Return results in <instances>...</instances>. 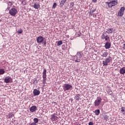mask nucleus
I'll use <instances>...</instances> for the list:
<instances>
[{
    "instance_id": "35",
    "label": "nucleus",
    "mask_w": 125,
    "mask_h": 125,
    "mask_svg": "<svg viewBox=\"0 0 125 125\" xmlns=\"http://www.w3.org/2000/svg\"><path fill=\"white\" fill-rule=\"evenodd\" d=\"M22 4H23V5H25V4H26V2H25V1L23 0L21 2Z\"/></svg>"
},
{
    "instance_id": "23",
    "label": "nucleus",
    "mask_w": 125,
    "mask_h": 125,
    "mask_svg": "<svg viewBox=\"0 0 125 125\" xmlns=\"http://www.w3.org/2000/svg\"><path fill=\"white\" fill-rule=\"evenodd\" d=\"M121 112L122 113L124 114L125 115V107H122L121 108Z\"/></svg>"
},
{
    "instance_id": "28",
    "label": "nucleus",
    "mask_w": 125,
    "mask_h": 125,
    "mask_svg": "<svg viewBox=\"0 0 125 125\" xmlns=\"http://www.w3.org/2000/svg\"><path fill=\"white\" fill-rule=\"evenodd\" d=\"M12 5H13V4H12V2H11V1H8V6H12Z\"/></svg>"
},
{
    "instance_id": "19",
    "label": "nucleus",
    "mask_w": 125,
    "mask_h": 125,
    "mask_svg": "<svg viewBox=\"0 0 125 125\" xmlns=\"http://www.w3.org/2000/svg\"><path fill=\"white\" fill-rule=\"evenodd\" d=\"M108 56V52L106 51L105 52H104L102 55V57H107Z\"/></svg>"
},
{
    "instance_id": "10",
    "label": "nucleus",
    "mask_w": 125,
    "mask_h": 125,
    "mask_svg": "<svg viewBox=\"0 0 125 125\" xmlns=\"http://www.w3.org/2000/svg\"><path fill=\"white\" fill-rule=\"evenodd\" d=\"M33 94L34 96H38V95H40V94H41V92L37 89H34L33 91Z\"/></svg>"
},
{
    "instance_id": "33",
    "label": "nucleus",
    "mask_w": 125,
    "mask_h": 125,
    "mask_svg": "<svg viewBox=\"0 0 125 125\" xmlns=\"http://www.w3.org/2000/svg\"><path fill=\"white\" fill-rule=\"evenodd\" d=\"M12 116H13V114L12 113H9V118H11V117H12Z\"/></svg>"
},
{
    "instance_id": "32",
    "label": "nucleus",
    "mask_w": 125,
    "mask_h": 125,
    "mask_svg": "<svg viewBox=\"0 0 125 125\" xmlns=\"http://www.w3.org/2000/svg\"><path fill=\"white\" fill-rule=\"evenodd\" d=\"M105 39V36L104 35V33H103V35H102V40Z\"/></svg>"
},
{
    "instance_id": "29",
    "label": "nucleus",
    "mask_w": 125,
    "mask_h": 125,
    "mask_svg": "<svg viewBox=\"0 0 125 125\" xmlns=\"http://www.w3.org/2000/svg\"><path fill=\"white\" fill-rule=\"evenodd\" d=\"M18 34H22L23 33V30L22 29H20L17 31Z\"/></svg>"
},
{
    "instance_id": "16",
    "label": "nucleus",
    "mask_w": 125,
    "mask_h": 125,
    "mask_svg": "<svg viewBox=\"0 0 125 125\" xmlns=\"http://www.w3.org/2000/svg\"><path fill=\"white\" fill-rule=\"evenodd\" d=\"M106 33L107 34H112L113 33V28H108L106 30Z\"/></svg>"
},
{
    "instance_id": "25",
    "label": "nucleus",
    "mask_w": 125,
    "mask_h": 125,
    "mask_svg": "<svg viewBox=\"0 0 125 125\" xmlns=\"http://www.w3.org/2000/svg\"><path fill=\"white\" fill-rule=\"evenodd\" d=\"M104 119L105 122H107V121H108V119H109V117L107 115H104Z\"/></svg>"
},
{
    "instance_id": "38",
    "label": "nucleus",
    "mask_w": 125,
    "mask_h": 125,
    "mask_svg": "<svg viewBox=\"0 0 125 125\" xmlns=\"http://www.w3.org/2000/svg\"><path fill=\"white\" fill-rule=\"evenodd\" d=\"M123 49H125V44H123Z\"/></svg>"
},
{
    "instance_id": "14",
    "label": "nucleus",
    "mask_w": 125,
    "mask_h": 125,
    "mask_svg": "<svg viewBox=\"0 0 125 125\" xmlns=\"http://www.w3.org/2000/svg\"><path fill=\"white\" fill-rule=\"evenodd\" d=\"M120 73L121 75H125V67H123V68L120 69Z\"/></svg>"
},
{
    "instance_id": "15",
    "label": "nucleus",
    "mask_w": 125,
    "mask_h": 125,
    "mask_svg": "<svg viewBox=\"0 0 125 125\" xmlns=\"http://www.w3.org/2000/svg\"><path fill=\"white\" fill-rule=\"evenodd\" d=\"M33 7L35 9H39V8H40V4H39L38 2L35 3L33 6Z\"/></svg>"
},
{
    "instance_id": "21",
    "label": "nucleus",
    "mask_w": 125,
    "mask_h": 125,
    "mask_svg": "<svg viewBox=\"0 0 125 125\" xmlns=\"http://www.w3.org/2000/svg\"><path fill=\"white\" fill-rule=\"evenodd\" d=\"M79 96H81V95H76L75 96L74 99L76 100V101H79V100H80V97Z\"/></svg>"
},
{
    "instance_id": "44",
    "label": "nucleus",
    "mask_w": 125,
    "mask_h": 125,
    "mask_svg": "<svg viewBox=\"0 0 125 125\" xmlns=\"http://www.w3.org/2000/svg\"><path fill=\"white\" fill-rule=\"evenodd\" d=\"M65 1H67V0H64Z\"/></svg>"
},
{
    "instance_id": "34",
    "label": "nucleus",
    "mask_w": 125,
    "mask_h": 125,
    "mask_svg": "<svg viewBox=\"0 0 125 125\" xmlns=\"http://www.w3.org/2000/svg\"><path fill=\"white\" fill-rule=\"evenodd\" d=\"M93 12H94V11H93V12H91V11H90L89 12V15L90 16H91L92 15V14H93Z\"/></svg>"
},
{
    "instance_id": "17",
    "label": "nucleus",
    "mask_w": 125,
    "mask_h": 125,
    "mask_svg": "<svg viewBox=\"0 0 125 125\" xmlns=\"http://www.w3.org/2000/svg\"><path fill=\"white\" fill-rule=\"evenodd\" d=\"M65 2L66 1H65V0H62L60 3V7H62L64 5Z\"/></svg>"
},
{
    "instance_id": "45",
    "label": "nucleus",
    "mask_w": 125,
    "mask_h": 125,
    "mask_svg": "<svg viewBox=\"0 0 125 125\" xmlns=\"http://www.w3.org/2000/svg\"><path fill=\"white\" fill-rule=\"evenodd\" d=\"M44 43H45V44L46 42H45Z\"/></svg>"
},
{
    "instance_id": "9",
    "label": "nucleus",
    "mask_w": 125,
    "mask_h": 125,
    "mask_svg": "<svg viewBox=\"0 0 125 125\" xmlns=\"http://www.w3.org/2000/svg\"><path fill=\"white\" fill-rule=\"evenodd\" d=\"M43 40H44V38L42 36H39L37 38V42L38 43H42L43 42Z\"/></svg>"
},
{
    "instance_id": "30",
    "label": "nucleus",
    "mask_w": 125,
    "mask_h": 125,
    "mask_svg": "<svg viewBox=\"0 0 125 125\" xmlns=\"http://www.w3.org/2000/svg\"><path fill=\"white\" fill-rule=\"evenodd\" d=\"M56 5H57V4L56 3H54L53 5V8H55L56 7Z\"/></svg>"
},
{
    "instance_id": "37",
    "label": "nucleus",
    "mask_w": 125,
    "mask_h": 125,
    "mask_svg": "<svg viewBox=\"0 0 125 125\" xmlns=\"http://www.w3.org/2000/svg\"><path fill=\"white\" fill-rule=\"evenodd\" d=\"M10 7H11L10 6H8L7 9H8V10L10 9Z\"/></svg>"
},
{
    "instance_id": "27",
    "label": "nucleus",
    "mask_w": 125,
    "mask_h": 125,
    "mask_svg": "<svg viewBox=\"0 0 125 125\" xmlns=\"http://www.w3.org/2000/svg\"><path fill=\"white\" fill-rule=\"evenodd\" d=\"M109 36H108V35H106L104 38L105 42H109Z\"/></svg>"
},
{
    "instance_id": "5",
    "label": "nucleus",
    "mask_w": 125,
    "mask_h": 125,
    "mask_svg": "<svg viewBox=\"0 0 125 125\" xmlns=\"http://www.w3.org/2000/svg\"><path fill=\"white\" fill-rule=\"evenodd\" d=\"M101 102H102V99L100 97H98L94 103L95 106H99Z\"/></svg>"
},
{
    "instance_id": "8",
    "label": "nucleus",
    "mask_w": 125,
    "mask_h": 125,
    "mask_svg": "<svg viewBox=\"0 0 125 125\" xmlns=\"http://www.w3.org/2000/svg\"><path fill=\"white\" fill-rule=\"evenodd\" d=\"M125 7H122L120 9L118 13V16L119 17H122L123 15H124V13H125Z\"/></svg>"
},
{
    "instance_id": "3",
    "label": "nucleus",
    "mask_w": 125,
    "mask_h": 125,
    "mask_svg": "<svg viewBox=\"0 0 125 125\" xmlns=\"http://www.w3.org/2000/svg\"><path fill=\"white\" fill-rule=\"evenodd\" d=\"M113 60V58L111 57H108L105 59V60L103 62V66H107L109 63H110L112 60Z\"/></svg>"
},
{
    "instance_id": "18",
    "label": "nucleus",
    "mask_w": 125,
    "mask_h": 125,
    "mask_svg": "<svg viewBox=\"0 0 125 125\" xmlns=\"http://www.w3.org/2000/svg\"><path fill=\"white\" fill-rule=\"evenodd\" d=\"M57 116L55 114H53L51 115V120L52 121H55V120H57Z\"/></svg>"
},
{
    "instance_id": "1",
    "label": "nucleus",
    "mask_w": 125,
    "mask_h": 125,
    "mask_svg": "<svg viewBox=\"0 0 125 125\" xmlns=\"http://www.w3.org/2000/svg\"><path fill=\"white\" fill-rule=\"evenodd\" d=\"M83 52H78L76 55L74 57L73 61H75V62H81V58L83 57Z\"/></svg>"
},
{
    "instance_id": "31",
    "label": "nucleus",
    "mask_w": 125,
    "mask_h": 125,
    "mask_svg": "<svg viewBox=\"0 0 125 125\" xmlns=\"http://www.w3.org/2000/svg\"><path fill=\"white\" fill-rule=\"evenodd\" d=\"M70 7H73V6H74V2H70Z\"/></svg>"
},
{
    "instance_id": "43",
    "label": "nucleus",
    "mask_w": 125,
    "mask_h": 125,
    "mask_svg": "<svg viewBox=\"0 0 125 125\" xmlns=\"http://www.w3.org/2000/svg\"><path fill=\"white\" fill-rule=\"evenodd\" d=\"M62 12H63V11H61V13H62Z\"/></svg>"
},
{
    "instance_id": "22",
    "label": "nucleus",
    "mask_w": 125,
    "mask_h": 125,
    "mask_svg": "<svg viewBox=\"0 0 125 125\" xmlns=\"http://www.w3.org/2000/svg\"><path fill=\"white\" fill-rule=\"evenodd\" d=\"M34 122L33 124H35V125H36V124H38L39 123V119L38 118H34Z\"/></svg>"
},
{
    "instance_id": "24",
    "label": "nucleus",
    "mask_w": 125,
    "mask_h": 125,
    "mask_svg": "<svg viewBox=\"0 0 125 125\" xmlns=\"http://www.w3.org/2000/svg\"><path fill=\"white\" fill-rule=\"evenodd\" d=\"M63 43V42L62 41H59L58 42L57 45L58 46H60V45H61Z\"/></svg>"
},
{
    "instance_id": "7",
    "label": "nucleus",
    "mask_w": 125,
    "mask_h": 125,
    "mask_svg": "<svg viewBox=\"0 0 125 125\" xmlns=\"http://www.w3.org/2000/svg\"><path fill=\"white\" fill-rule=\"evenodd\" d=\"M9 13L11 16H15L17 14V9H15V8H13L9 10Z\"/></svg>"
},
{
    "instance_id": "41",
    "label": "nucleus",
    "mask_w": 125,
    "mask_h": 125,
    "mask_svg": "<svg viewBox=\"0 0 125 125\" xmlns=\"http://www.w3.org/2000/svg\"><path fill=\"white\" fill-rule=\"evenodd\" d=\"M64 45H62V47H64Z\"/></svg>"
},
{
    "instance_id": "42",
    "label": "nucleus",
    "mask_w": 125,
    "mask_h": 125,
    "mask_svg": "<svg viewBox=\"0 0 125 125\" xmlns=\"http://www.w3.org/2000/svg\"><path fill=\"white\" fill-rule=\"evenodd\" d=\"M62 12H63V11H61V13H62Z\"/></svg>"
},
{
    "instance_id": "26",
    "label": "nucleus",
    "mask_w": 125,
    "mask_h": 125,
    "mask_svg": "<svg viewBox=\"0 0 125 125\" xmlns=\"http://www.w3.org/2000/svg\"><path fill=\"white\" fill-rule=\"evenodd\" d=\"M4 70L2 69H0V75H3L4 74Z\"/></svg>"
},
{
    "instance_id": "11",
    "label": "nucleus",
    "mask_w": 125,
    "mask_h": 125,
    "mask_svg": "<svg viewBox=\"0 0 125 125\" xmlns=\"http://www.w3.org/2000/svg\"><path fill=\"white\" fill-rule=\"evenodd\" d=\"M11 81V78H10L9 76H7L4 79V82L6 83H9Z\"/></svg>"
},
{
    "instance_id": "4",
    "label": "nucleus",
    "mask_w": 125,
    "mask_h": 125,
    "mask_svg": "<svg viewBox=\"0 0 125 125\" xmlns=\"http://www.w3.org/2000/svg\"><path fill=\"white\" fill-rule=\"evenodd\" d=\"M63 89L64 91H66V90H71L73 89V86L69 83H65L63 84Z\"/></svg>"
},
{
    "instance_id": "40",
    "label": "nucleus",
    "mask_w": 125,
    "mask_h": 125,
    "mask_svg": "<svg viewBox=\"0 0 125 125\" xmlns=\"http://www.w3.org/2000/svg\"><path fill=\"white\" fill-rule=\"evenodd\" d=\"M30 125H37V124H35V123H31Z\"/></svg>"
},
{
    "instance_id": "13",
    "label": "nucleus",
    "mask_w": 125,
    "mask_h": 125,
    "mask_svg": "<svg viewBox=\"0 0 125 125\" xmlns=\"http://www.w3.org/2000/svg\"><path fill=\"white\" fill-rule=\"evenodd\" d=\"M105 47L106 49H109L111 47V43L109 42H106L105 44Z\"/></svg>"
},
{
    "instance_id": "36",
    "label": "nucleus",
    "mask_w": 125,
    "mask_h": 125,
    "mask_svg": "<svg viewBox=\"0 0 125 125\" xmlns=\"http://www.w3.org/2000/svg\"><path fill=\"white\" fill-rule=\"evenodd\" d=\"M88 125H93V123L92 122H89L88 124Z\"/></svg>"
},
{
    "instance_id": "2",
    "label": "nucleus",
    "mask_w": 125,
    "mask_h": 125,
    "mask_svg": "<svg viewBox=\"0 0 125 125\" xmlns=\"http://www.w3.org/2000/svg\"><path fill=\"white\" fill-rule=\"evenodd\" d=\"M106 4L108 5V7L109 8L111 7H113V6H115V5H117L118 4V0H112L110 2H106Z\"/></svg>"
},
{
    "instance_id": "12",
    "label": "nucleus",
    "mask_w": 125,
    "mask_h": 125,
    "mask_svg": "<svg viewBox=\"0 0 125 125\" xmlns=\"http://www.w3.org/2000/svg\"><path fill=\"white\" fill-rule=\"evenodd\" d=\"M37 109L38 108L36 106V105H34L30 107V111L32 113H34V112H36V111H37Z\"/></svg>"
},
{
    "instance_id": "39",
    "label": "nucleus",
    "mask_w": 125,
    "mask_h": 125,
    "mask_svg": "<svg viewBox=\"0 0 125 125\" xmlns=\"http://www.w3.org/2000/svg\"><path fill=\"white\" fill-rule=\"evenodd\" d=\"M93 2H96L97 0H92Z\"/></svg>"
},
{
    "instance_id": "6",
    "label": "nucleus",
    "mask_w": 125,
    "mask_h": 125,
    "mask_svg": "<svg viewBox=\"0 0 125 125\" xmlns=\"http://www.w3.org/2000/svg\"><path fill=\"white\" fill-rule=\"evenodd\" d=\"M42 78H43V81L42 83L43 84H45V83H46V69H44L42 73Z\"/></svg>"
},
{
    "instance_id": "20",
    "label": "nucleus",
    "mask_w": 125,
    "mask_h": 125,
    "mask_svg": "<svg viewBox=\"0 0 125 125\" xmlns=\"http://www.w3.org/2000/svg\"><path fill=\"white\" fill-rule=\"evenodd\" d=\"M96 116H98L100 114V110L96 109L95 111H93Z\"/></svg>"
}]
</instances>
